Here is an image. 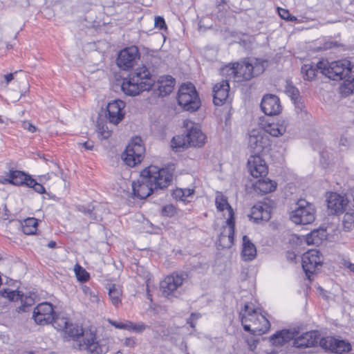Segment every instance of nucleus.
I'll return each instance as SVG.
<instances>
[{
    "instance_id": "nucleus-57",
    "label": "nucleus",
    "mask_w": 354,
    "mask_h": 354,
    "mask_svg": "<svg viewBox=\"0 0 354 354\" xmlns=\"http://www.w3.org/2000/svg\"><path fill=\"white\" fill-rule=\"evenodd\" d=\"M99 130L102 138L107 139L111 136V132L109 131L104 130L103 127L102 129L100 128Z\"/></svg>"
},
{
    "instance_id": "nucleus-23",
    "label": "nucleus",
    "mask_w": 354,
    "mask_h": 354,
    "mask_svg": "<svg viewBox=\"0 0 354 354\" xmlns=\"http://www.w3.org/2000/svg\"><path fill=\"white\" fill-rule=\"evenodd\" d=\"M272 205L266 202H259L251 209L250 218L255 222L268 221L270 218Z\"/></svg>"
},
{
    "instance_id": "nucleus-30",
    "label": "nucleus",
    "mask_w": 354,
    "mask_h": 354,
    "mask_svg": "<svg viewBox=\"0 0 354 354\" xmlns=\"http://www.w3.org/2000/svg\"><path fill=\"white\" fill-rule=\"evenodd\" d=\"M30 176L26 175L25 173L15 170L9 172L8 178L5 179V181L15 185H26L27 186L28 180L30 179Z\"/></svg>"
},
{
    "instance_id": "nucleus-34",
    "label": "nucleus",
    "mask_w": 354,
    "mask_h": 354,
    "mask_svg": "<svg viewBox=\"0 0 354 354\" xmlns=\"http://www.w3.org/2000/svg\"><path fill=\"white\" fill-rule=\"evenodd\" d=\"M171 147L172 148L176 149V151L190 147L189 142L187 140V135L174 136L171 140Z\"/></svg>"
},
{
    "instance_id": "nucleus-59",
    "label": "nucleus",
    "mask_w": 354,
    "mask_h": 354,
    "mask_svg": "<svg viewBox=\"0 0 354 354\" xmlns=\"http://www.w3.org/2000/svg\"><path fill=\"white\" fill-rule=\"evenodd\" d=\"M344 266L354 273V264L349 261H345Z\"/></svg>"
},
{
    "instance_id": "nucleus-17",
    "label": "nucleus",
    "mask_w": 354,
    "mask_h": 354,
    "mask_svg": "<svg viewBox=\"0 0 354 354\" xmlns=\"http://www.w3.org/2000/svg\"><path fill=\"white\" fill-rule=\"evenodd\" d=\"M248 169L254 178L266 176L268 174V165L260 156H250L248 160Z\"/></svg>"
},
{
    "instance_id": "nucleus-33",
    "label": "nucleus",
    "mask_w": 354,
    "mask_h": 354,
    "mask_svg": "<svg viewBox=\"0 0 354 354\" xmlns=\"http://www.w3.org/2000/svg\"><path fill=\"white\" fill-rule=\"evenodd\" d=\"M344 82L339 87L340 93L344 96L353 93L354 90V78L350 75L343 80Z\"/></svg>"
},
{
    "instance_id": "nucleus-29",
    "label": "nucleus",
    "mask_w": 354,
    "mask_h": 354,
    "mask_svg": "<svg viewBox=\"0 0 354 354\" xmlns=\"http://www.w3.org/2000/svg\"><path fill=\"white\" fill-rule=\"evenodd\" d=\"M241 254L245 261H251L254 259L257 255L256 247L247 236H243V237Z\"/></svg>"
},
{
    "instance_id": "nucleus-61",
    "label": "nucleus",
    "mask_w": 354,
    "mask_h": 354,
    "mask_svg": "<svg viewBox=\"0 0 354 354\" xmlns=\"http://www.w3.org/2000/svg\"><path fill=\"white\" fill-rule=\"evenodd\" d=\"M351 196H352V198H353V205H354V189L352 190Z\"/></svg>"
},
{
    "instance_id": "nucleus-13",
    "label": "nucleus",
    "mask_w": 354,
    "mask_h": 354,
    "mask_svg": "<svg viewBox=\"0 0 354 354\" xmlns=\"http://www.w3.org/2000/svg\"><path fill=\"white\" fill-rule=\"evenodd\" d=\"M139 58V50L136 46L125 48L119 53L117 64L120 68L127 70L133 67Z\"/></svg>"
},
{
    "instance_id": "nucleus-20",
    "label": "nucleus",
    "mask_w": 354,
    "mask_h": 354,
    "mask_svg": "<svg viewBox=\"0 0 354 354\" xmlns=\"http://www.w3.org/2000/svg\"><path fill=\"white\" fill-rule=\"evenodd\" d=\"M261 108L263 112L268 115H277L282 109L279 98L272 94L264 95L261 100Z\"/></svg>"
},
{
    "instance_id": "nucleus-53",
    "label": "nucleus",
    "mask_w": 354,
    "mask_h": 354,
    "mask_svg": "<svg viewBox=\"0 0 354 354\" xmlns=\"http://www.w3.org/2000/svg\"><path fill=\"white\" fill-rule=\"evenodd\" d=\"M155 27L159 29H163L166 28V24L165 19L162 17H155Z\"/></svg>"
},
{
    "instance_id": "nucleus-47",
    "label": "nucleus",
    "mask_w": 354,
    "mask_h": 354,
    "mask_svg": "<svg viewBox=\"0 0 354 354\" xmlns=\"http://www.w3.org/2000/svg\"><path fill=\"white\" fill-rule=\"evenodd\" d=\"M108 322L115 328L118 329L129 330V320H124V322H116L111 319H108Z\"/></svg>"
},
{
    "instance_id": "nucleus-60",
    "label": "nucleus",
    "mask_w": 354,
    "mask_h": 354,
    "mask_svg": "<svg viewBox=\"0 0 354 354\" xmlns=\"http://www.w3.org/2000/svg\"><path fill=\"white\" fill-rule=\"evenodd\" d=\"M47 246L50 248H54L56 246V242L51 241L47 244Z\"/></svg>"
},
{
    "instance_id": "nucleus-25",
    "label": "nucleus",
    "mask_w": 354,
    "mask_h": 354,
    "mask_svg": "<svg viewBox=\"0 0 354 354\" xmlns=\"http://www.w3.org/2000/svg\"><path fill=\"white\" fill-rule=\"evenodd\" d=\"M288 126V120L280 119L274 122L269 123L265 127V133H269L274 137L283 136L286 132Z\"/></svg>"
},
{
    "instance_id": "nucleus-4",
    "label": "nucleus",
    "mask_w": 354,
    "mask_h": 354,
    "mask_svg": "<svg viewBox=\"0 0 354 354\" xmlns=\"http://www.w3.org/2000/svg\"><path fill=\"white\" fill-rule=\"evenodd\" d=\"M240 317L244 330L254 335H261L266 333L270 327L268 319L248 304H245L241 309Z\"/></svg>"
},
{
    "instance_id": "nucleus-42",
    "label": "nucleus",
    "mask_w": 354,
    "mask_h": 354,
    "mask_svg": "<svg viewBox=\"0 0 354 354\" xmlns=\"http://www.w3.org/2000/svg\"><path fill=\"white\" fill-rule=\"evenodd\" d=\"M1 294L2 297L8 299L11 301L19 299L21 295L19 291L10 290L6 289L3 290V291H1Z\"/></svg>"
},
{
    "instance_id": "nucleus-3",
    "label": "nucleus",
    "mask_w": 354,
    "mask_h": 354,
    "mask_svg": "<svg viewBox=\"0 0 354 354\" xmlns=\"http://www.w3.org/2000/svg\"><path fill=\"white\" fill-rule=\"evenodd\" d=\"M153 84V80L149 69L142 66L134 69L124 78L121 88L127 95L136 96L144 91L149 90Z\"/></svg>"
},
{
    "instance_id": "nucleus-22",
    "label": "nucleus",
    "mask_w": 354,
    "mask_h": 354,
    "mask_svg": "<svg viewBox=\"0 0 354 354\" xmlns=\"http://www.w3.org/2000/svg\"><path fill=\"white\" fill-rule=\"evenodd\" d=\"M293 345L296 348H308L316 346L319 344L320 335L317 331H310L293 339Z\"/></svg>"
},
{
    "instance_id": "nucleus-46",
    "label": "nucleus",
    "mask_w": 354,
    "mask_h": 354,
    "mask_svg": "<svg viewBox=\"0 0 354 354\" xmlns=\"http://www.w3.org/2000/svg\"><path fill=\"white\" fill-rule=\"evenodd\" d=\"M176 212V207L171 204L166 205L162 209V214L168 217L174 216Z\"/></svg>"
},
{
    "instance_id": "nucleus-5",
    "label": "nucleus",
    "mask_w": 354,
    "mask_h": 354,
    "mask_svg": "<svg viewBox=\"0 0 354 354\" xmlns=\"http://www.w3.org/2000/svg\"><path fill=\"white\" fill-rule=\"evenodd\" d=\"M215 203L218 211L223 212L226 210L227 213L226 225L223 226L222 232L218 236V244L222 248H229L234 243V212L232 207L229 205L227 198L221 192L216 193Z\"/></svg>"
},
{
    "instance_id": "nucleus-14",
    "label": "nucleus",
    "mask_w": 354,
    "mask_h": 354,
    "mask_svg": "<svg viewBox=\"0 0 354 354\" xmlns=\"http://www.w3.org/2000/svg\"><path fill=\"white\" fill-rule=\"evenodd\" d=\"M270 140L263 129H254L248 135V147L257 152H261L269 145Z\"/></svg>"
},
{
    "instance_id": "nucleus-40",
    "label": "nucleus",
    "mask_w": 354,
    "mask_h": 354,
    "mask_svg": "<svg viewBox=\"0 0 354 354\" xmlns=\"http://www.w3.org/2000/svg\"><path fill=\"white\" fill-rule=\"evenodd\" d=\"M79 210L88 215L91 220L99 221L101 219V217L97 215L98 209L95 207L91 209L90 207L86 208L84 207H81L79 208Z\"/></svg>"
},
{
    "instance_id": "nucleus-49",
    "label": "nucleus",
    "mask_w": 354,
    "mask_h": 354,
    "mask_svg": "<svg viewBox=\"0 0 354 354\" xmlns=\"http://www.w3.org/2000/svg\"><path fill=\"white\" fill-rule=\"evenodd\" d=\"M278 13L280 17L287 21H293L295 19V17L290 15L289 11L286 9L278 8Z\"/></svg>"
},
{
    "instance_id": "nucleus-24",
    "label": "nucleus",
    "mask_w": 354,
    "mask_h": 354,
    "mask_svg": "<svg viewBox=\"0 0 354 354\" xmlns=\"http://www.w3.org/2000/svg\"><path fill=\"white\" fill-rule=\"evenodd\" d=\"M228 78L214 85L213 88V101L215 105L220 106L227 100L229 95L230 85Z\"/></svg>"
},
{
    "instance_id": "nucleus-56",
    "label": "nucleus",
    "mask_w": 354,
    "mask_h": 354,
    "mask_svg": "<svg viewBox=\"0 0 354 354\" xmlns=\"http://www.w3.org/2000/svg\"><path fill=\"white\" fill-rule=\"evenodd\" d=\"M136 344L137 343L136 342V339L132 337L127 338L125 342H124V344L126 346H128L130 348H133L134 346H136Z\"/></svg>"
},
{
    "instance_id": "nucleus-10",
    "label": "nucleus",
    "mask_w": 354,
    "mask_h": 354,
    "mask_svg": "<svg viewBox=\"0 0 354 354\" xmlns=\"http://www.w3.org/2000/svg\"><path fill=\"white\" fill-rule=\"evenodd\" d=\"M297 208L290 213V219L295 224L307 225L315 221L313 205L305 200H299Z\"/></svg>"
},
{
    "instance_id": "nucleus-7",
    "label": "nucleus",
    "mask_w": 354,
    "mask_h": 354,
    "mask_svg": "<svg viewBox=\"0 0 354 354\" xmlns=\"http://www.w3.org/2000/svg\"><path fill=\"white\" fill-rule=\"evenodd\" d=\"M317 68L329 79L338 81L346 78L351 73L353 66L349 60L342 59L330 63L319 62Z\"/></svg>"
},
{
    "instance_id": "nucleus-31",
    "label": "nucleus",
    "mask_w": 354,
    "mask_h": 354,
    "mask_svg": "<svg viewBox=\"0 0 354 354\" xmlns=\"http://www.w3.org/2000/svg\"><path fill=\"white\" fill-rule=\"evenodd\" d=\"M109 297L112 304L118 308L122 304V290L120 286L111 284L109 286Z\"/></svg>"
},
{
    "instance_id": "nucleus-35",
    "label": "nucleus",
    "mask_w": 354,
    "mask_h": 354,
    "mask_svg": "<svg viewBox=\"0 0 354 354\" xmlns=\"http://www.w3.org/2000/svg\"><path fill=\"white\" fill-rule=\"evenodd\" d=\"M53 326L58 330L64 331L70 322L67 317L61 316H54Z\"/></svg>"
},
{
    "instance_id": "nucleus-28",
    "label": "nucleus",
    "mask_w": 354,
    "mask_h": 354,
    "mask_svg": "<svg viewBox=\"0 0 354 354\" xmlns=\"http://www.w3.org/2000/svg\"><path fill=\"white\" fill-rule=\"evenodd\" d=\"M175 84L174 79L170 76H162L158 82V89L160 95L162 96L167 95L171 93Z\"/></svg>"
},
{
    "instance_id": "nucleus-58",
    "label": "nucleus",
    "mask_w": 354,
    "mask_h": 354,
    "mask_svg": "<svg viewBox=\"0 0 354 354\" xmlns=\"http://www.w3.org/2000/svg\"><path fill=\"white\" fill-rule=\"evenodd\" d=\"M5 80L6 82V84H8L11 80L14 78V74L13 73H8L4 75Z\"/></svg>"
},
{
    "instance_id": "nucleus-15",
    "label": "nucleus",
    "mask_w": 354,
    "mask_h": 354,
    "mask_svg": "<svg viewBox=\"0 0 354 354\" xmlns=\"http://www.w3.org/2000/svg\"><path fill=\"white\" fill-rule=\"evenodd\" d=\"M185 280L183 274L173 273L167 276L160 283V290L165 297L173 295Z\"/></svg>"
},
{
    "instance_id": "nucleus-36",
    "label": "nucleus",
    "mask_w": 354,
    "mask_h": 354,
    "mask_svg": "<svg viewBox=\"0 0 354 354\" xmlns=\"http://www.w3.org/2000/svg\"><path fill=\"white\" fill-rule=\"evenodd\" d=\"M317 68L311 64H305L301 68L304 78L306 80H312L316 75Z\"/></svg>"
},
{
    "instance_id": "nucleus-48",
    "label": "nucleus",
    "mask_w": 354,
    "mask_h": 354,
    "mask_svg": "<svg viewBox=\"0 0 354 354\" xmlns=\"http://www.w3.org/2000/svg\"><path fill=\"white\" fill-rule=\"evenodd\" d=\"M311 236L313 238H315V239H319V244L321 243V241L326 239V232L324 229H319L317 230H313L310 232Z\"/></svg>"
},
{
    "instance_id": "nucleus-2",
    "label": "nucleus",
    "mask_w": 354,
    "mask_h": 354,
    "mask_svg": "<svg viewBox=\"0 0 354 354\" xmlns=\"http://www.w3.org/2000/svg\"><path fill=\"white\" fill-rule=\"evenodd\" d=\"M265 64V61L248 58L242 62L225 66L221 69V74L231 81L250 80L264 71Z\"/></svg>"
},
{
    "instance_id": "nucleus-43",
    "label": "nucleus",
    "mask_w": 354,
    "mask_h": 354,
    "mask_svg": "<svg viewBox=\"0 0 354 354\" xmlns=\"http://www.w3.org/2000/svg\"><path fill=\"white\" fill-rule=\"evenodd\" d=\"M147 328V326L142 322L133 323L131 321H129V331L140 333H142Z\"/></svg>"
},
{
    "instance_id": "nucleus-32",
    "label": "nucleus",
    "mask_w": 354,
    "mask_h": 354,
    "mask_svg": "<svg viewBox=\"0 0 354 354\" xmlns=\"http://www.w3.org/2000/svg\"><path fill=\"white\" fill-rule=\"evenodd\" d=\"M39 221L33 217L24 219L21 222V227L23 232L27 235L36 234Z\"/></svg>"
},
{
    "instance_id": "nucleus-62",
    "label": "nucleus",
    "mask_w": 354,
    "mask_h": 354,
    "mask_svg": "<svg viewBox=\"0 0 354 354\" xmlns=\"http://www.w3.org/2000/svg\"><path fill=\"white\" fill-rule=\"evenodd\" d=\"M331 47H332V46H331V45H330V46H326L325 48H331Z\"/></svg>"
},
{
    "instance_id": "nucleus-9",
    "label": "nucleus",
    "mask_w": 354,
    "mask_h": 354,
    "mask_svg": "<svg viewBox=\"0 0 354 354\" xmlns=\"http://www.w3.org/2000/svg\"><path fill=\"white\" fill-rule=\"evenodd\" d=\"M145 151V148L141 138L136 136L131 139L122 158L126 165L133 167L142 160Z\"/></svg>"
},
{
    "instance_id": "nucleus-11",
    "label": "nucleus",
    "mask_w": 354,
    "mask_h": 354,
    "mask_svg": "<svg viewBox=\"0 0 354 354\" xmlns=\"http://www.w3.org/2000/svg\"><path fill=\"white\" fill-rule=\"evenodd\" d=\"M319 345L325 350L337 354H350L352 350L351 344L346 340L337 339L333 337L322 338Z\"/></svg>"
},
{
    "instance_id": "nucleus-19",
    "label": "nucleus",
    "mask_w": 354,
    "mask_h": 354,
    "mask_svg": "<svg viewBox=\"0 0 354 354\" xmlns=\"http://www.w3.org/2000/svg\"><path fill=\"white\" fill-rule=\"evenodd\" d=\"M185 126L188 129L186 135L190 147H201L203 146L206 142V136L200 127L190 121H187Z\"/></svg>"
},
{
    "instance_id": "nucleus-18",
    "label": "nucleus",
    "mask_w": 354,
    "mask_h": 354,
    "mask_svg": "<svg viewBox=\"0 0 354 354\" xmlns=\"http://www.w3.org/2000/svg\"><path fill=\"white\" fill-rule=\"evenodd\" d=\"M348 200L344 195L330 193L327 198V207L330 214H342L346 209Z\"/></svg>"
},
{
    "instance_id": "nucleus-27",
    "label": "nucleus",
    "mask_w": 354,
    "mask_h": 354,
    "mask_svg": "<svg viewBox=\"0 0 354 354\" xmlns=\"http://www.w3.org/2000/svg\"><path fill=\"white\" fill-rule=\"evenodd\" d=\"M277 186L275 181L269 178L259 180L254 185L256 192L266 194L274 192Z\"/></svg>"
},
{
    "instance_id": "nucleus-52",
    "label": "nucleus",
    "mask_w": 354,
    "mask_h": 354,
    "mask_svg": "<svg viewBox=\"0 0 354 354\" xmlns=\"http://www.w3.org/2000/svg\"><path fill=\"white\" fill-rule=\"evenodd\" d=\"M343 221L345 227L351 228L354 222V219L351 214H346L344 216Z\"/></svg>"
},
{
    "instance_id": "nucleus-55",
    "label": "nucleus",
    "mask_w": 354,
    "mask_h": 354,
    "mask_svg": "<svg viewBox=\"0 0 354 354\" xmlns=\"http://www.w3.org/2000/svg\"><path fill=\"white\" fill-rule=\"evenodd\" d=\"M306 241L308 245H318L319 244V239L315 240V238H313V236H311L310 233L307 234L306 238Z\"/></svg>"
},
{
    "instance_id": "nucleus-37",
    "label": "nucleus",
    "mask_w": 354,
    "mask_h": 354,
    "mask_svg": "<svg viewBox=\"0 0 354 354\" xmlns=\"http://www.w3.org/2000/svg\"><path fill=\"white\" fill-rule=\"evenodd\" d=\"M285 92L291 97L293 102L299 99L300 96L299 90L292 84V82L289 81H286Z\"/></svg>"
},
{
    "instance_id": "nucleus-51",
    "label": "nucleus",
    "mask_w": 354,
    "mask_h": 354,
    "mask_svg": "<svg viewBox=\"0 0 354 354\" xmlns=\"http://www.w3.org/2000/svg\"><path fill=\"white\" fill-rule=\"evenodd\" d=\"M77 145L79 147H83L85 150H90L92 151L94 149V144L93 142L91 140H86L85 142H78Z\"/></svg>"
},
{
    "instance_id": "nucleus-16",
    "label": "nucleus",
    "mask_w": 354,
    "mask_h": 354,
    "mask_svg": "<svg viewBox=\"0 0 354 354\" xmlns=\"http://www.w3.org/2000/svg\"><path fill=\"white\" fill-rule=\"evenodd\" d=\"M321 263L320 252L317 250H308L302 256V268L308 278L310 277L309 274L314 273Z\"/></svg>"
},
{
    "instance_id": "nucleus-39",
    "label": "nucleus",
    "mask_w": 354,
    "mask_h": 354,
    "mask_svg": "<svg viewBox=\"0 0 354 354\" xmlns=\"http://www.w3.org/2000/svg\"><path fill=\"white\" fill-rule=\"evenodd\" d=\"M193 194L194 189H177L174 192V195L176 198L185 201L187 198Z\"/></svg>"
},
{
    "instance_id": "nucleus-44",
    "label": "nucleus",
    "mask_w": 354,
    "mask_h": 354,
    "mask_svg": "<svg viewBox=\"0 0 354 354\" xmlns=\"http://www.w3.org/2000/svg\"><path fill=\"white\" fill-rule=\"evenodd\" d=\"M27 186L28 187L32 188L36 192L39 194H44L46 192L44 186L41 184L36 182V180L32 178L28 180Z\"/></svg>"
},
{
    "instance_id": "nucleus-54",
    "label": "nucleus",
    "mask_w": 354,
    "mask_h": 354,
    "mask_svg": "<svg viewBox=\"0 0 354 354\" xmlns=\"http://www.w3.org/2000/svg\"><path fill=\"white\" fill-rule=\"evenodd\" d=\"M22 127L24 129L28 130V131L32 132V133H33L36 131V127L32 123H30V122H28V121L23 122Z\"/></svg>"
},
{
    "instance_id": "nucleus-41",
    "label": "nucleus",
    "mask_w": 354,
    "mask_h": 354,
    "mask_svg": "<svg viewBox=\"0 0 354 354\" xmlns=\"http://www.w3.org/2000/svg\"><path fill=\"white\" fill-rule=\"evenodd\" d=\"M295 111L299 118L304 119L307 117L308 112L306 109L305 105L302 102L300 101V99L294 101Z\"/></svg>"
},
{
    "instance_id": "nucleus-21",
    "label": "nucleus",
    "mask_w": 354,
    "mask_h": 354,
    "mask_svg": "<svg viewBox=\"0 0 354 354\" xmlns=\"http://www.w3.org/2000/svg\"><path fill=\"white\" fill-rule=\"evenodd\" d=\"M125 104L120 100H113L107 105L108 120L110 123L118 124L124 118Z\"/></svg>"
},
{
    "instance_id": "nucleus-50",
    "label": "nucleus",
    "mask_w": 354,
    "mask_h": 354,
    "mask_svg": "<svg viewBox=\"0 0 354 354\" xmlns=\"http://www.w3.org/2000/svg\"><path fill=\"white\" fill-rule=\"evenodd\" d=\"M201 317V314L198 313H193L191 314L189 318L187 320L188 324L192 328H195L196 321Z\"/></svg>"
},
{
    "instance_id": "nucleus-8",
    "label": "nucleus",
    "mask_w": 354,
    "mask_h": 354,
    "mask_svg": "<svg viewBox=\"0 0 354 354\" xmlns=\"http://www.w3.org/2000/svg\"><path fill=\"white\" fill-rule=\"evenodd\" d=\"M178 102L185 111H195L201 106V101L196 88L192 83L180 86L178 93Z\"/></svg>"
},
{
    "instance_id": "nucleus-1",
    "label": "nucleus",
    "mask_w": 354,
    "mask_h": 354,
    "mask_svg": "<svg viewBox=\"0 0 354 354\" xmlns=\"http://www.w3.org/2000/svg\"><path fill=\"white\" fill-rule=\"evenodd\" d=\"M171 179L172 174L167 169L150 165L141 171L136 181L132 183L133 195L140 199L146 198L153 190L167 187Z\"/></svg>"
},
{
    "instance_id": "nucleus-26",
    "label": "nucleus",
    "mask_w": 354,
    "mask_h": 354,
    "mask_svg": "<svg viewBox=\"0 0 354 354\" xmlns=\"http://www.w3.org/2000/svg\"><path fill=\"white\" fill-rule=\"evenodd\" d=\"M295 333L290 330H282L277 332L270 338V342L274 346H282L286 342L293 339Z\"/></svg>"
},
{
    "instance_id": "nucleus-6",
    "label": "nucleus",
    "mask_w": 354,
    "mask_h": 354,
    "mask_svg": "<svg viewBox=\"0 0 354 354\" xmlns=\"http://www.w3.org/2000/svg\"><path fill=\"white\" fill-rule=\"evenodd\" d=\"M64 333L73 339L80 342V349L87 350L95 354L102 353L103 351L96 341L95 333L91 330H84L81 326L70 322Z\"/></svg>"
},
{
    "instance_id": "nucleus-38",
    "label": "nucleus",
    "mask_w": 354,
    "mask_h": 354,
    "mask_svg": "<svg viewBox=\"0 0 354 354\" xmlns=\"http://www.w3.org/2000/svg\"><path fill=\"white\" fill-rule=\"evenodd\" d=\"M21 305L18 307L17 310L19 313L26 312L29 308L34 304V299L31 297H24L22 295L19 299Z\"/></svg>"
},
{
    "instance_id": "nucleus-12",
    "label": "nucleus",
    "mask_w": 354,
    "mask_h": 354,
    "mask_svg": "<svg viewBox=\"0 0 354 354\" xmlns=\"http://www.w3.org/2000/svg\"><path fill=\"white\" fill-rule=\"evenodd\" d=\"M54 309L48 302H44L38 304L34 309L32 318L36 324L46 325L52 323L54 319Z\"/></svg>"
},
{
    "instance_id": "nucleus-45",
    "label": "nucleus",
    "mask_w": 354,
    "mask_h": 354,
    "mask_svg": "<svg viewBox=\"0 0 354 354\" xmlns=\"http://www.w3.org/2000/svg\"><path fill=\"white\" fill-rule=\"evenodd\" d=\"M75 272L79 281H86L88 279V273L78 265L75 267Z\"/></svg>"
}]
</instances>
